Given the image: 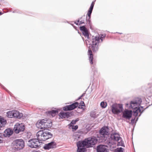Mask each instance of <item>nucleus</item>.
Wrapping results in <instances>:
<instances>
[{
	"label": "nucleus",
	"instance_id": "1",
	"mask_svg": "<svg viewBox=\"0 0 152 152\" xmlns=\"http://www.w3.org/2000/svg\"><path fill=\"white\" fill-rule=\"evenodd\" d=\"M80 29L82 32L83 34L86 38V43L87 47L88 48V54L89 56L90 62L91 64H92L93 57L91 49L94 52H96L98 50L99 44L102 41V37H101L99 36H93L91 43L89 41L88 30L86 27L85 26L80 27Z\"/></svg>",
	"mask_w": 152,
	"mask_h": 152
},
{
	"label": "nucleus",
	"instance_id": "2",
	"mask_svg": "<svg viewBox=\"0 0 152 152\" xmlns=\"http://www.w3.org/2000/svg\"><path fill=\"white\" fill-rule=\"evenodd\" d=\"M142 101L141 99L138 97L135 98L134 101V116H135L134 123V121L136 122L137 121L138 117L143 111V108L140 107Z\"/></svg>",
	"mask_w": 152,
	"mask_h": 152
},
{
	"label": "nucleus",
	"instance_id": "3",
	"mask_svg": "<svg viewBox=\"0 0 152 152\" xmlns=\"http://www.w3.org/2000/svg\"><path fill=\"white\" fill-rule=\"evenodd\" d=\"M53 136L48 131L41 130L38 131L36 134L38 139L40 141H45L51 138Z\"/></svg>",
	"mask_w": 152,
	"mask_h": 152
},
{
	"label": "nucleus",
	"instance_id": "4",
	"mask_svg": "<svg viewBox=\"0 0 152 152\" xmlns=\"http://www.w3.org/2000/svg\"><path fill=\"white\" fill-rule=\"evenodd\" d=\"M109 132L108 128L107 127L104 126L102 127L99 131V135L98 136V137L100 138V139L104 140H107L108 138L110 140V136H109Z\"/></svg>",
	"mask_w": 152,
	"mask_h": 152
},
{
	"label": "nucleus",
	"instance_id": "5",
	"mask_svg": "<svg viewBox=\"0 0 152 152\" xmlns=\"http://www.w3.org/2000/svg\"><path fill=\"white\" fill-rule=\"evenodd\" d=\"M111 108L112 113L114 114H118L122 112L123 110V105L119 104H113Z\"/></svg>",
	"mask_w": 152,
	"mask_h": 152
},
{
	"label": "nucleus",
	"instance_id": "6",
	"mask_svg": "<svg viewBox=\"0 0 152 152\" xmlns=\"http://www.w3.org/2000/svg\"><path fill=\"white\" fill-rule=\"evenodd\" d=\"M110 140L113 141H118V145L124 147L123 142L122 141L121 138L118 133H115L111 134Z\"/></svg>",
	"mask_w": 152,
	"mask_h": 152
},
{
	"label": "nucleus",
	"instance_id": "7",
	"mask_svg": "<svg viewBox=\"0 0 152 152\" xmlns=\"http://www.w3.org/2000/svg\"><path fill=\"white\" fill-rule=\"evenodd\" d=\"M13 146L17 149H22L25 146L24 142L22 139H16L13 142Z\"/></svg>",
	"mask_w": 152,
	"mask_h": 152
},
{
	"label": "nucleus",
	"instance_id": "8",
	"mask_svg": "<svg viewBox=\"0 0 152 152\" xmlns=\"http://www.w3.org/2000/svg\"><path fill=\"white\" fill-rule=\"evenodd\" d=\"M6 114V116L9 118L15 117L20 118L23 116L22 113H20L19 112L16 110L9 111Z\"/></svg>",
	"mask_w": 152,
	"mask_h": 152
},
{
	"label": "nucleus",
	"instance_id": "9",
	"mask_svg": "<svg viewBox=\"0 0 152 152\" xmlns=\"http://www.w3.org/2000/svg\"><path fill=\"white\" fill-rule=\"evenodd\" d=\"M97 139L95 137H88L84 140V142L86 143V147L89 148L92 147L97 142Z\"/></svg>",
	"mask_w": 152,
	"mask_h": 152
},
{
	"label": "nucleus",
	"instance_id": "10",
	"mask_svg": "<svg viewBox=\"0 0 152 152\" xmlns=\"http://www.w3.org/2000/svg\"><path fill=\"white\" fill-rule=\"evenodd\" d=\"M38 139H34L28 141V145L31 148H37L40 145V142Z\"/></svg>",
	"mask_w": 152,
	"mask_h": 152
},
{
	"label": "nucleus",
	"instance_id": "11",
	"mask_svg": "<svg viewBox=\"0 0 152 152\" xmlns=\"http://www.w3.org/2000/svg\"><path fill=\"white\" fill-rule=\"evenodd\" d=\"M25 129L24 124L22 123H16L14 126L13 130L17 133H19L20 132H23Z\"/></svg>",
	"mask_w": 152,
	"mask_h": 152
},
{
	"label": "nucleus",
	"instance_id": "12",
	"mask_svg": "<svg viewBox=\"0 0 152 152\" xmlns=\"http://www.w3.org/2000/svg\"><path fill=\"white\" fill-rule=\"evenodd\" d=\"M77 151L78 152H85L86 149L84 148L86 147V143L84 142V140L83 141H79L77 143Z\"/></svg>",
	"mask_w": 152,
	"mask_h": 152
},
{
	"label": "nucleus",
	"instance_id": "13",
	"mask_svg": "<svg viewBox=\"0 0 152 152\" xmlns=\"http://www.w3.org/2000/svg\"><path fill=\"white\" fill-rule=\"evenodd\" d=\"M78 106V103L76 102L71 104L65 106L63 107V110L64 111L72 110L77 107Z\"/></svg>",
	"mask_w": 152,
	"mask_h": 152
},
{
	"label": "nucleus",
	"instance_id": "14",
	"mask_svg": "<svg viewBox=\"0 0 152 152\" xmlns=\"http://www.w3.org/2000/svg\"><path fill=\"white\" fill-rule=\"evenodd\" d=\"M107 148V146L106 145H100L97 147V152H109Z\"/></svg>",
	"mask_w": 152,
	"mask_h": 152
},
{
	"label": "nucleus",
	"instance_id": "15",
	"mask_svg": "<svg viewBox=\"0 0 152 152\" xmlns=\"http://www.w3.org/2000/svg\"><path fill=\"white\" fill-rule=\"evenodd\" d=\"M45 119L39 120L36 124V127L39 129H45L44 122Z\"/></svg>",
	"mask_w": 152,
	"mask_h": 152
},
{
	"label": "nucleus",
	"instance_id": "16",
	"mask_svg": "<svg viewBox=\"0 0 152 152\" xmlns=\"http://www.w3.org/2000/svg\"><path fill=\"white\" fill-rule=\"evenodd\" d=\"M132 115V110H126L123 113V117L126 118H130L131 117Z\"/></svg>",
	"mask_w": 152,
	"mask_h": 152
},
{
	"label": "nucleus",
	"instance_id": "17",
	"mask_svg": "<svg viewBox=\"0 0 152 152\" xmlns=\"http://www.w3.org/2000/svg\"><path fill=\"white\" fill-rule=\"evenodd\" d=\"M59 109L52 110L51 111H48L46 112L47 114L50 117H53L57 114L58 113Z\"/></svg>",
	"mask_w": 152,
	"mask_h": 152
},
{
	"label": "nucleus",
	"instance_id": "18",
	"mask_svg": "<svg viewBox=\"0 0 152 152\" xmlns=\"http://www.w3.org/2000/svg\"><path fill=\"white\" fill-rule=\"evenodd\" d=\"M56 146V143L54 142H52L48 143V144H45L44 147L45 149H49L54 148Z\"/></svg>",
	"mask_w": 152,
	"mask_h": 152
},
{
	"label": "nucleus",
	"instance_id": "19",
	"mask_svg": "<svg viewBox=\"0 0 152 152\" xmlns=\"http://www.w3.org/2000/svg\"><path fill=\"white\" fill-rule=\"evenodd\" d=\"M44 122L45 129L47 128H49L51 127L52 125V123L50 120L45 119Z\"/></svg>",
	"mask_w": 152,
	"mask_h": 152
},
{
	"label": "nucleus",
	"instance_id": "20",
	"mask_svg": "<svg viewBox=\"0 0 152 152\" xmlns=\"http://www.w3.org/2000/svg\"><path fill=\"white\" fill-rule=\"evenodd\" d=\"M70 114V113L69 112H61L59 114V116L61 118H67L69 116Z\"/></svg>",
	"mask_w": 152,
	"mask_h": 152
},
{
	"label": "nucleus",
	"instance_id": "21",
	"mask_svg": "<svg viewBox=\"0 0 152 152\" xmlns=\"http://www.w3.org/2000/svg\"><path fill=\"white\" fill-rule=\"evenodd\" d=\"M12 134V131L10 129H6L4 131V135L5 137H9Z\"/></svg>",
	"mask_w": 152,
	"mask_h": 152
},
{
	"label": "nucleus",
	"instance_id": "22",
	"mask_svg": "<svg viewBox=\"0 0 152 152\" xmlns=\"http://www.w3.org/2000/svg\"><path fill=\"white\" fill-rule=\"evenodd\" d=\"M6 123V121L2 118H0V128L2 127Z\"/></svg>",
	"mask_w": 152,
	"mask_h": 152
},
{
	"label": "nucleus",
	"instance_id": "23",
	"mask_svg": "<svg viewBox=\"0 0 152 152\" xmlns=\"http://www.w3.org/2000/svg\"><path fill=\"white\" fill-rule=\"evenodd\" d=\"M92 10H93V9H91L90 8L88 10V12L87 14V15L88 16V17H87V18H86L87 20L88 19L89 20L90 19V18L91 15V14L92 13Z\"/></svg>",
	"mask_w": 152,
	"mask_h": 152
},
{
	"label": "nucleus",
	"instance_id": "24",
	"mask_svg": "<svg viewBox=\"0 0 152 152\" xmlns=\"http://www.w3.org/2000/svg\"><path fill=\"white\" fill-rule=\"evenodd\" d=\"M100 105L102 107L104 108L107 106V104L106 102H102L101 103Z\"/></svg>",
	"mask_w": 152,
	"mask_h": 152
},
{
	"label": "nucleus",
	"instance_id": "25",
	"mask_svg": "<svg viewBox=\"0 0 152 152\" xmlns=\"http://www.w3.org/2000/svg\"><path fill=\"white\" fill-rule=\"evenodd\" d=\"M84 105L85 104L84 102L83 101H81L78 106V108H79L82 109L83 107L84 106Z\"/></svg>",
	"mask_w": 152,
	"mask_h": 152
},
{
	"label": "nucleus",
	"instance_id": "26",
	"mask_svg": "<svg viewBox=\"0 0 152 152\" xmlns=\"http://www.w3.org/2000/svg\"><path fill=\"white\" fill-rule=\"evenodd\" d=\"M78 121L77 119L76 120H73L72 121L70 124H69V125L70 126H72V125L75 124L76 122Z\"/></svg>",
	"mask_w": 152,
	"mask_h": 152
},
{
	"label": "nucleus",
	"instance_id": "27",
	"mask_svg": "<svg viewBox=\"0 0 152 152\" xmlns=\"http://www.w3.org/2000/svg\"><path fill=\"white\" fill-rule=\"evenodd\" d=\"M124 149L122 148H118L116 151V152H123Z\"/></svg>",
	"mask_w": 152,
	"mask_h": 152
},
{
	"label": "nucleus",
	"instance_id": "28",
	"mask_svg": "<svg viewBox=\"0 0 152 152\" xmlns=\"http://www.w3.org/2000/svg\"><path fill=\"white\" fill-rule=\"evenodd\" d=\"M90 115L92 117L94 118H96V114L95 112H91V113Z\"/></svg>",
	"mask_w": 152,
	"mask_h": 152
},
{
	"label": "nucleus",
	"instance_id": "29",
	"mask_svg": "<svg viewBox=\"0 0 152 152\" xmlns=\"http://www.w3.org/2000/svg\"><path fill=\"white\" fill-rule=\"evenodd\" d=\"M95 0L94 1H93L92 2L89 8H90L91 9H93V7H94V3H95Z\"/></svg>",
	"mask_w": 152,
	"mask_h": 152
},
{
	"label": "nucleus",
	"instance_id": "30",
	"mask_svg": "<svg viewBox=\"0 0 152 152\" xmlns=\"http://www.w3.org/2000/svg\"><path fill=\"white\" fill-rule=\"evenodd\" d=\"M75 23L77 25L82 24L84 23V22L82 21H80L79 20H78L77 22H75Z\"/></svg>",
	"mask_w": 152,
	"mask_h": 152
},
{
	"label": "nucleus",
	"instance_id": "31",
	"mask_svg": "<svg viewBox=\"0 0 152 152\" xmlns=\"http://www.w3.org/2000/svg\"><path fill=\"white\" fill-rule=\"evenodd\" d=\"M78 126L77 125L75 126H73L72 127V129H74L75 130H76Z\"/></svg>",
	"mask_w": 152,
	"mask_h": 152
},
{
	"label": "nucleus",
	"instance_id": "32",
	"mask_svg": "<svg viewBox=\"0 0 152 152\" xmlns=\"http://www.w3.org/2000/svg\"><path fill=\"white\" fill-rule=\"evenodd\" d=\"M85 95V93H83V94L80 97H79V98L78 99H80L81 98V97H82V96H84Z\"/></svg>",
	"mask_w": 152,
	"mask_h": 152
},
{
	"label": "nucleus",
	"instance_id": "33",
	"mask_svg": "<svg viewBox=\"0 0 152 152\" xmlns=\"http://www.w3.org/2000/svg\"><path fill=\"white\" fill-rule=\"evenodd\" d=\"M2 142V138L0 136V143Z\"/></svg>",
	"mask_w": 152,
	"mask_h": 152
},
{
	"label": "nucleus",
	"instance_id": "34",
	"mask_svg": "<svg viewBox=\"0 0 152 152\" xmlns=\"http://www.w3.org/2000/svg\"><path fill=\"white\" fill-rule=\"evenodd\" d=\"M132 104H133V102L132 101L131 102V104H130V105H131L130 106L132 108Z\"/></svg>",
	"mask_w": 152,
	"mask_h": 152
},
{
	"label": "nucleus",
	"instance_id": "35",
	"mask_svg": "<svg viewBox=\"0 0 152 152\" xmlns=\"http://www.w3.org/2000/svg\"><path fill=\"white\" fill-rule=\"evenodd\" d=\"M33 152H40L39 151H33Z\"/></svg>",
	"mask_w": 152,
	"mask_h": 152
},
{
	"label": "nucleus",
	"instance_id": "36",
	"mask_svg": "<svg viewBox=\"0 0 152 152\" xmlns=\"http://www.w3.org/2000/svg\"><path fill=\"white\" fill-rule=\"evenodd\" d=\"M132 121H133V119H132L131 120V123H132Z\"/></svg>",
	"mask_w": 152,
	"mask_h": 152
},
{
	"label": "nucleus",
	"instance_id": "37",
	"mask_svg": "<svg viewBox=\"0 0 152 152\" xmlns=\"http://www.w3.org/2000/svg\"><path fill=\"white\" fill-rule=\"evenodd\" d=\"M3 13H1V12H0V15L2 14Z\"/></svg>",
	"mask_w": 152,
	"mask_h": 152
},
{
	"label": "nucleus",
	"instance_id": "38",
	"mask_svg": "<svg viewBox=\"0 0 152 152\" xmlns=\"http://www.w3.org/2000/svg\"><path fill=\"white\" fill-rule=\"evenodd\" d=\"M133 134V133H132V136Z\"/></svg>",
	"mask_w": 152,
	"mask_h": 152
},
{
	"label": "nucleus",
	"instance_id": "39",
	"mask_svg": "<svg viewBox=\"0 0 152 152\" xmlns=\"http://www.w3.org/2000/svg\"><path fill=\"white\" fill-rule=\"evenodd\" d=\"M78 137V138H79V137H80V136H79Z\"/></svg>",
	"mask_w": 152,
	"mask_h": 152
},
{
	"label": "nucleus",
	"instance_id": "40",
	"mask_svg": "<svg viewBox=\"0 0 152 152\" xmlns=\"http://www.w3.org/2000/svg\"><path fill=\"white\" fill-rule=\"evenodd\" d=\"M119 34H122V33H119Z\"/></svg>",
	"mask_w": 152,
	"mask_h": 152
}]
</instances>
